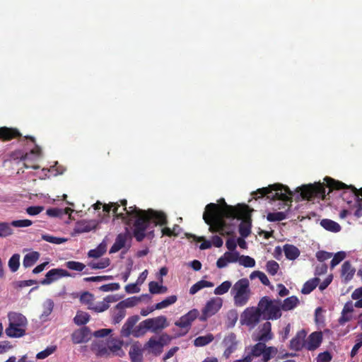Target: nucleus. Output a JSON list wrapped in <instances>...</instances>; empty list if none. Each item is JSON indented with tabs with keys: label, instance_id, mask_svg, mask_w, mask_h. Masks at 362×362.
I'll return each instance as SVG.
<instances>
[{
	"label": "nucleus",
	"instance_id": "f257e3e1",
	"mask_svg": "<svg viewBox=\"0 0 362 362\" xmlns=\"http://www.w3.org/2000/svg\"><path fill=\"white\" fill-rule=\"evenodd\" d=\"M132 208L128 214L132 217H136L132 225L133 235L137 242L143 241L145 238H153V228L156 226H163L168 224L167 216L163 211L151 209L144 210L138 207Z\"/></svg>",
	"mask_w": 362,
	"mask_h": 362
},
{
	"label": "nucleus",
	"instance_id": "f03ea898",
	"mask_svg": "<svg viewBox=\"0 0 362 362\" xmlns=\"http://www.w3.org/2000/svg\"><path fill=\"white\" fill-rule=\"evenodd\" d=\"M255 199L262 198L267 196V199L272 201L281 200L284 203V206H288L286 211L271 212L267 216V219L270 222L280 221L286 218L287 211L290 210L291 203L292 202L291 196L292 192L290 189L282 184L276 183L270 185L267 187L258 189L256 192L252 194Z\"/></svg>",
	"mask_w": 362,
	"mask_h": 362
},
{
	"label": "nucleus",
	"instance_id": "7ed1b4c3",
	"mask_svg": "<svg viewBox=\"0 0 362 362\" xmlns=\"http://www.w3.org/2000/svg\"><path fill=\"white\" fill-rule=\"evenodd\" d=\"M218 205L210 203L206 206L203 214V219L209 226V231L218 233L220 235L232 236L234 235L235 226L228 224L221 215L218 214Z\"/></svg>",
	"mask_w": 362,
	"mask_h": 362
},
{
	"label": "nucleus",
	"instance_id": "20e7f679",
	"mask_svg": "<svg viewBox=\"0 0 362 362\" xmlns=\"http://www.w3.org/2000/svg\"><path fill=\"white\" fill-rule=\"evenodd\" d=\"M325 182H315L314 184L305 185L299 187L300 196L303 199L313 200L315 198L325 199L332 190L339 189V181L326 177Z\"/></svg>",
	"mask_w": 362,
	"mask_h": 362
},
{
	"label": "nucleus",
	"instance_id": "39448f33",
	"mask_svg": "<svg viewBox=\"0 0 362 362\" xmlns=\"http://www.w3.org/2000/svg\"><path fill=\"white\" fill-rule=\"evenodd\" d=\"M230 294L233 298L235 307L245 306L252 296L249 280L247 278H243L237 281L231 288Z\"/></svg>",
	"mask_w": 362,
	"mask_h": 362
},
{
	"label": "nucleus",
	"instance_id": "423d86ee",
	"mask_svg": "<svg viewBox=\"0 0 362 362\" xmlns=\"http://www.w3.org/2000/svg\"><path fill=\"white\" fill-rule=\"evenodd\" d=\"M123 341L112 339L107 344H98L93 347V350L98 357L110 358L113 356L122 357L124 356V351L122 347Z\"/></svg>",
	"mask_w": 362,
	"mask_h": 362
},
{
	"label": "nucleus",
	"instance_id": "0eeeda50",
	"mask_svg": "<svg viewBox=\"0 0 362 362\" xmlns=\"http://www.w3.org/2000/svg\"><path fill=\"white\" fill-rule=\"evenodd\" d=\"M258 303L264 320H275L281 317L280 300H272L269 296H264L260 298Z\"/></svg>",
	"mask_w": 362,
	"mask_h": 362
},
{
	"label": "nucleus",
	"instance_id": "6e6552de",
	"mask_svg": "<svg viewBox=\"0 0 362 362\" xmlns=\"http://www.w3.org/2000/svg\"><path fill=\"white\" fill-rule=\"evenodd\" d=\"M222 205L219 207L218 214L228 218L234 219L238 215L240 216H248L250 215V207L245 204H239L236 206L228 205L223 198L218 200Z\"/></svg>",
	"mask_w": 362,
	"mask_h": 362
},
{
	"label": "nucleus",
	"instance_id": "1a4fd4ad",
	"mask_svg": "<svg viewBox=\"0 0 362 362\" xmlns=\"http://www.w3.org/2000/svg\"><path fill=\"white\" fill-rule=\"evenodd\" d=\"M259 303L257 307H248L241 313L240 322L242 325H246L250 329L255 328L260 322L262 313Z\"/></svg>",
	"mask_w": 362,
	"mask_h": 362
},
{
	"label": "nucleus",
	"instance_id": "9d476101",
	"mask_svg": "<svg viewBox=\"0 0 362 362\" xmlns=\"http://www.w3.org/2000/svg\"><path fill=\"white\" fill-rule=\"evenodd\" d=\"M120 204L116 202L115 208L112 209V213L115 218L121 219L127 226H131L136 220V217H132L128 214L132 209V206L127 207V201L126 199L119 200ZM132 207H136L135 205Z\"/></svg>",
	"mask_w": 362,
	"mask_h": 362
},
{
	"label": "nucleus",
	"instance_id": "9b49d317",
	"mask_svg": "<svg viewBox=\"0 0 362 362\" xmlns=\"http://www.w3.org/2000/svg\"><path fill=\"white\" fill-rule=\"evenodd\" d=\"M144 324L153 333H157L158 331L166 328L169 325L167 317L164 315L146 319L144 320Z\"/></svg>",
	"mask_w": 362,
	"mask_h": 362
},
{
	"label": "nucleus",
	"instance_id": "f8f14e48",
	"mask_svg": "<svg viewBox=\"0 0 362 362\" xmlns=\"http://www.w3.org/2000/svg\"><path fill=\"white\" fill-rule=\"evenodd\" d=\"M67 276H71V274L66 270L59 268L52 269L47 272L45 278L40 281V284L42 285H49L62 277Z\"/></svg>",
	"mask_w": 362,
	"mask_h": 362
},
{
	"label": "nucleus",
	"instance_id": "ddd939ff",
	"mask_svg": "<svg viewBox=\"0 0 362 362\" xmlns=\"http://www.w3.org/2000/svg\"><path fill=\"white\" fill-rule=\"evenodd\" d=\"M222 301L221 299H211L207 302L202 310V320L215 315L221 308Z\"/></svg>",
	"mask_w": 362,
	"mask_h": 362
},
{
	"label": "nucleus",
	"instance_id": "4468645a",
	"mask_svg": "<svg viewBox=\"0 0 362 362\" xmlns=\"http://www.w3.org/2000/svg\"><path fill=\"white\" fill-rule=\"evenodd\" d=\"M199 316V311L197 309L189 310L187 314L182 316L179 320L175 322L177 327L189 329L194 320Z\"/></svg>",
	"mask_w": 362,
	"mask_h": 362
},
{
	"label": "nucleus",
	"instance_id": "2eb2a0df",
	"mask_svg": "<svg viewBox=\"0 0 362 362\" xmlns=\"http://www.w3.org/2000/svg\"><path fill=\"white\" fill-rule=\"evenodd\" d=\"M306 332L304 329L298 331L296 336L290 341V349L299 351L305 348Z\"/></svg>",
	"mask_w": 362,
	"mask_h": 362
},
{
	"label": "nucleus",
	"instance_id": "dca6fc26",
	"mask_svg": "<svg viewBox=\"0 0 362 362\" xmlns=\"http://www.w3.org/2000/svg\"><path fill=\"white\" fill-rule=\"evenodd\" d=\"M90 336V330L88 327H83L75 330L71 334L72 342L75 344L86 342L89 340Z\"/></svg>",
	"mask_w": 362,
	"mask_h": 362
},
{
	"label": "nucleus",
	"instance_id": "f3484780",
	"mask_svg": "<svg viewBox=\"0 0 362 362\" xmlns=\"http://www.w3.org/2000/svg\"><path fill=\"white\" fill-rule=\"evenodd\" d=\"M128 240H131V236L127 228L125 233H121L117 235L114 244L110 249V253H115L119 251L125 246L126 242Z\"/></svg>",
	"mask_w": 362,
	"mask_h": 362
},
{
	"label": "nucleus",
	"instance_id": "a211bd4d",
	"mask_svg": "<svg viewBox=\"0 0 362 362\" xmlns=\"http://www.w3.org/2000/svg\"><path fill=\"white\" fill-rule=\"evenodd\" d=\"M322 341V334L321 332H313L305 339V349L309 351H314L320 346Z\"/></svg>",
	"mask_w": 362,
	"mask_h": 362
},
{
	"label": "nucleus",
	"instance_id": "6ab92c4d",
	"mask_svg": "<svg viewBox=\"0 0 362 362\" xmlns=\"http://www.w3.org/2000/svg\"><path fill=\"white\" fill-rule=\"evenodd\" d=\"M97 227V223L93 220H81L76 223L74 228L75 233H83L90 232L92 230L95 229Z\"/></svg>",
	"mask_w": 362,
	"mask_h": 362
},
{
	"label": "nucleus",
	"instance_id": "aec40b11",
	"mask_svg": "<svg viewBox=\"0 0 362 362\" xmlns=\"http://www.w3.org/2000/svg\"><path fill=\"white\" fill-rule=\"evenodd\" d=\"M252 210L250 209V214ZM251 214L248 216H240V215H238L235 218H238V220L243 219L242 222L239 225V233L243 238H247L250 235L251 233Z\"/></svg>",
	"mask_w": 362,
	"mask_h": 362
},
{
	"label": "nucleus",
	"instance_id": "412c9836",
	"mask_svg": "<svg viewBox=\"0 0 362 362\" xmlns=\"http://www.w3.org/2000/svg\"><path fill=\"white\" fill-rule=\"evenodd\" d=\"M139 320V317L138 315H133L129 317L125 323L123 325L120 334L122 337H129L131 334L133 335V330L134 329L135 325Z\"/></svg>",
	"mask_w": 362,
	"mask_h": 362
},
{
	"label": "nucleus",
	"instance_id": "4be33fe9",
	"mask_svg": "<svg viewBox=\"0 0 362 362\" xmlns=\"http://www.w3.org/2000/svg\"><path fill=\"white\" fill-rule=\"evenodd\" d=\"M139 320V317L138 315H133L129 317L125 323L123 325L120 334L122 337H129L131 334L133 335V330L134 329L135 325Z\"/></svg>",
	"mask_w": 362,
	"mask_h": 362
},
{
	"label": "nucleus",
	"instance_id": "5701e85b",
	"mask_svg": "<svg viewBox=\"0 0 362 362\" xmlns=\"http://www.w3.org/2000/svg\"><path fill=\"white\" fill-rule=\"evenodd\" d=\"M21 136V134L17 129L6 127H0V139L4 141H10Z\"/></svg>",
	"mask_w": 362,
	"mask_h": 362
},
{
	"label": "nucleus",
	"instance_id": "b1692460",
	"mask_svg": "<svg viewBox=\"0 0 362 362\" xmlns=\"http://www.w3.org/2000/svg\"><path fill=\"white\" fill-rule=\"evenodd\" d=\"M273 338L272 332V324L269 322H266L262 325V329L259 331V335L257 337L256 340L258 341L267 342Z\"/></svg>",
	"mask_w": 362,
	"mask_h": 362
},
{
	"label": "nucleus",
	"instance_id": "393cba45",
	"mask_svg": "<svg viewBox=\"0 0 362 362\" xmlns=\"http://www.w3.org/2000/svg\"><path fill=\"white\" fill-rule=\"evenodd\" d=\"M265 347V342L259 341L256 344L251 346L247 349H245V351H247V355L250 356L252 360L253 358H257L259 356H262V354L264 353Z\"/></svg>",
	"mask_w": 362,
	"mask_h": 362
},
{
	"label": "nucleus",
	"instance_id": "a878e982",
	"mask_svg": "<svg viewBox=\"0 0 362 362\" xmlns=\"http://www.w3.org/2000/svg\"><path fill=\"white\" fill-rule=\"evenodd\" d=\"M8 317L10 325H18V326H26L27 325V322H28L27 319L21 313L11 312V313H8Z\"/></svg>",
	"mask_w": 362,
	"mask_h": 362
},
{
	"label": "nucleus",
	"instance_id": "bb28decb",
	"mask_svg": "<svg viewBox=\"0 0 362 362\" xmlns=\"http://www.w3.org/2000/svg\"><path fill=\"white\" fill-rule=\"evenodd\" d=\"M299 304V300L296 296H292L284 300L280 304L281 309L284 311H288L294 309Z\"/></svg>",
	"mask_w": 362,
	"mask_h": 362
},
{
	"label": "nucleus",
	"instance_id": "cd10ccee",
	"mask_svg": "<svg viewBox=\"0 0 362 362\" xmlns=\"http://www.w3.org/2000/svg\"><path fill=\"white\" fill-rule=\"evenodd\" d=\"M112 322L116 325L119 323L126 315V310L120 307L117 303L111 311Z\"/></svg>",
	"mask_w": 362,
	"mask_h": 362
},
{
	"label": "nucleus",
	"instance_id": "c85d7f7f",
	"mask_svg": "<svg viewBox=\"0 0 362 362\" xmlns=\"http://www.w3.org/2000/svg\"><path fill=\"white\" fill-rule=\"evenodd\" d=\"M284 252L286 257L289 260H294L300 255L299 249L293 245L286 244L284 246Z\"/></svg>",
	"mask_w": 362,
	"mask_h": 362
},
{
	"label": "nucleus",
	"instance_id": "c756f323",
	"mask_svg": "<svg viewBox=\"0 0 362 362\" xmlns=\"http://www.w3.org/2000/svg\"><path fill=\"white\" fill-rule=\"evenodd\" d=\"M129 355L132 362H142L143 361L142 351L140 346L136 344L131 346Z\"/></svg>",
	"mask_w": 362,
	"mask_h": 362
},
{
	"label": "nucleus",
	"instance_id": "7c9ffc66",
	"mask_svg": "<svg viewBox=\"0 0 362 362\" xmlns=\"http://www.w3.org/2000/svg\"><path fill=\"white\" fill-rule=\"evenodd\" d=\"M40 257V253L38 252H31L26 254L23 260V265L25 268L33 266Z\"/></svg>",
	"mask_w": 362,
	"mask_h": 362
},
{
	"label": "nucleus",
	"instance_id": "2f4dec72",
	"mask_svg": "<svg viewBox=\"0 0 362 362\" xmlns=\"http://www.w3.org/2000/svg\"><path fill=\"white\" fill-rule=\"evenodd\" d=\"M319 282H320V279L317 277H315L313 279H311L307 281L304 284V285L301 289L302 293H303V294L310 293L317 286V285L319 284Z\"/></svg>",
	"mask_w": 362,
	"mask_h": 362
},
{
	"label": "nucleus",
	"instance_id": "473e14b6",
	"mask_svg": "<svg viewBox=\"0 0 362 362\" xmlns=\"http://www.w3.org/2000/svg\"><path fill=\"white\" fill-rule=\"evenodd\" d=\"M214 286V283L205 280H200L193 286H191L189 289V293L191 295H194L197 293L199 291L204 288H210Z\"/></svg>",
	"mask_w": 362,
	"mask_h": 362
},
{
	"label": "nucleus",
	"instance_id": "72a5a7b5",
	"mask_svg": "<svg viewBox=\"0 0 362 362\" xmlns=\"http://www.w3.org/2000/svg\"><path fill=\"white\" fill-rule=\"evenodd\" d=\"M90 320V315L86 312L79 310L74 318L76 325L81 326L86 325Z\"/></svg>",
	"mask_w": 362,
	"mask_h": 362
},
{
	"label": "nucleus",
	"instance_id": "f704fd0d",
	"mask_svg": "<svg viewBox=\"0 0 362 362\" xmlns=\"http://www.w3.org/2000/svg\"><path fill=\"white\" fill-rule=\"evenodd\" d=\"M214 339V337L212 334H207L206 335L197 337L194 340V345L195 346H204L210 344Z\"/></svg>",
	"mask_w": 362,
	"mask_h": 362
},
{
	"label": "nucleus",
	"instance_id": "c9c22d12",
	"mask_svg": "<svg viewBox=\"0 0 362 362\" xmlns=\"http://www.w3.org/2000/svg\"><path fill=\"white\" fill-rule=\"evenodd\" d=\"M5 332L9 337H21L25 335V329H18L14 327L13 325H8V327L6 329Z\"/></svg>",
	"mask_w": 362,
	"mask_h": 362
},
{
	"label": "nucleus",
	"instance_id": "e433bc0d",
	"mask_svg": "<svg viewBox=\"0 0 362 362\" xmlns=\"http://www.w3.org/2000/svg\"><path fill=\"white\" fill-rule=\"evenodd\" d=\"M177 298L175 295L170 296L165 298L164 300H163L161 302L155 304L154 308H156L157 310L165 308L169 305L174 304L177 301Z\"/></svg>",
	"mask_w": 362,
	"mask_h": 362
},
{
	"label": "nucleus",
	"instance_id": "4c0bfd02",
	"mask_svg": "<svg viewBox=\"0 0 362 362\" xmlns=\"http://www.w3.org/2000/svg\"><path fill=\"white\" fill-rule=\"evenodd\" d=\"M146 346L151 349V352L155 355L158 356L160 354L163 349L160 347V342L158 341L155 338L151 337L148 341Z\"/></svg>",
	"mask_w": 362,
	"mask_h": 362
},
{
	"label": "nucleus",
	"instance_id": "58836bf2",
	"mask_svg": "<svg viewBox=\"0 0 362 362\" xmlns=\"http://www.w3.org/2000/svg\"><path fill=\"white\" fill-rule=\"evenodd\" d=\"M321 226L326 230L331 232H338L339 231V225L332 220L329 219H322L320 222Z\"/></svg>",
	"mask_w": 362,
	"mask_h": 362
},
{
	"label": "nucleus",
	"instance_id": "ea45409f",
	"mask_svg": "<svg viewBox=\"0 0 362 362\" xmlns=\"http://www.w3.org/2000/svg\"><path fill=\"white\" fill-rule=\"evenodd\" d=\"M277 349L274 346H267L265 345L264 353L262 354V361L268 362L277 354Z\"/></svg>",
	"mask_w": 362,
	"mask_h": 362
},
{
	"label": "nucleus",
	"instance_id": "a19ab883",
	"mask_svg": "<svg viewBox=\"0 0 362 362\" xmlns=\"http://www.w3.org/2000/svg\"><path fill=\"white\" fill-rule=\"evenodd\" d=\"M186 236L188 239L192 238L193 240L197 242L203 241L199 246L201 250L209 249L211 247V241L205 240L204 237H197L195 235L188 233H186Z\"/></svg>",
	"mask_w": 362,
	"mask_h": 362
},
{
	"label": "nucleus",
	"instance_id": "79ce46f5",
	"mask_svg": "<svg viewBox=\"0 0 362 362\" xmlns=\"http://www.w3.org/2000/svg\"><path fill=\"white\" fill-rule=\"evenodd\" d=\"M106 252V246L103 244H100L95 249L88 251V256L93 258H99L103 256Z\"/></svg>",
	"mask_w": 362,
	"mask_h": 362
},
{
	"label": "nucleus",
	"instance_id": "37998d69",
	"mask_svg": "<svg viewBox=\"0 0 362 362\" xmlns=\"http://www.w3.org/2000/svg\"><path fill=\"white\" fill-rule=\"evenodd\" d=\"M232 287V283L230 281H225L214 289V294L221 296L226 293Z\"/></svg>",
	"mask_w": 362,
	"mask_h": 362
},
{
	"label": "nucleus",
	"instance_id": "c03bdc74",
	"mask_svg": "<svg viewBox=\"0 0 362 362\" xmlns=\"http://www.w3.org/2000/svg\"><path fill=\"white\" fill-rule=\"evenodd\" d=\"M148 286L150 293L153 294L164 293L168 290L166 286L159 285L156 281H151Z\"/></svg>",
	"mask_w": 362,
	"mask_h": 362
},
{
	"label": "nucleus",
	"instance_id": "a18cd8bd",
	"mask_svg": "<svg viewBox=\"0 0 362 362\" xmlns=\"http://www.w3.org/2000/svg\"><path fill=\"white\" fill-rule=\"evenodd\" d=\"M110 264V260L109 258L101 259L98 262H91L88 264V266L93 269H102L107 267Z\"/></svg>",
	"mask_w": 362,
	"mask_h": 362
},
{
	"label": "nucleus",
	"instance_id": "49530a36",
	"mask_svg": "<svg viewBox=\"0 0 362 362\" xmlns=\"http://www.w3.org/2000/svg\"><path fill=\"white\" fill-rule=\"evenodd\" d=\"M13 233V228L7 222H0V238H6Z\"/></svg>",
	"mask_w": 362,
	"mask_h": 362
},
{
	"label": "nucleus",
	"instance_id": "de8ad7c7",
	"mask_svg": "<svg viewBox=\"0 0 362 362\" xmlns=\"http://www.w3.org/2000/svg\"><path fill=\"white\" fill-rule=\"evenodd\" d=\"M20 266V255L14 254L8 260V267L12 272H16Z\"/></svg>",
	"mask_w": 362,
	"mask_h": 362
},
{
	"label": "nucleus",
	"instance_id": "09e8293b",
	"mask_svg": "<svg viewBox=\"0 0 362 362\" xmlns=\"http://www.w3.org/2000/svg\"><path fill=\"white\" fill-rule=\"evenodd\" d=\"M139 301V299L137 297L133 296L120 301L118 304L120 307H122L126 310L127 308H132L135 306Z\"/></svg>",
	"mask_w": 362,
	"mask_h": 362
},
{
	"label": "nucleus",
	"instance_id": "8fccbe9b",
	"mask_svg": "<svg viewBox=\"0 0 362 362\" xmlns=\"http://www.w3.org/2000/svg\"><path fill=\"white\" fill-rule=\"evenodd\" d=\"M250 277L251 279L257 277L261 281V283L265 286H269L270 284L267 275L264 272L260 271H255L252 272L251 274L250 275Z\"/></svg>",
	"mask_w": 362,
	"mask_h": 362
},
{
	"label": "nucleus",
	"instance_id": "3c124183",
	"mask_svg": "<svg viewBox=\"0 0 362 362\" xmlns=\"http://www.w3.org/2000/svg\"><path fill=\"white\" fill-rule=\"evenodd\" d=\"M65 266L69 269L77 272H82L86 267V265L83 263L76 261L66 262L65 263Z\"/></svg>",
	"mask_w": 362,
	"mask_h": 362
},
{
	"label": "nucleus",
	"instance_id": "603ef678",
	"mask_svg": "<svg viewBox=\"0 0 362 362\" xmlns=\"http://www.w3.org/2000/svg\"><path fill=\"white\" fill-rule=\"evenodd\" d=\"M42 239L48 243L56 244V245H59V244L64 243L67 240L66 238L54 237V236L50 235L49 234L42 235Z\"/></svg>",
	"mask_w": 362,
	"mask_h": 362
},
{
	"label": "nucleus",
	"instance_id": "864d4df0",
	"mask_svg": "<svg viewBox=\"0 0 362 362\" xmlns=\"http://www.w3.org/2000/svg\"><path fill=\"white\" fill-rule=\"evenodd\" d=\"M279 269V265L276 261L270 260L267 262L266 270L270 275L274 276Z\"/></svg>",
	"mask_w": 362,
	"mask_h": 362
},
{
	"label": "nucleus",
	"instance_id": "5fc2aeb1",
	"mask_svg": "<svg viewBox=\"0 0 362 362\" xmlns=\"http://www.w3.org/2000/svg\"><path fill=\"white\" fill-rule=\"evenodd\" d=\"M148 330H149L148 328L145 326L144 321H142L139 324V325L134 327L133 330V336L134 337H141L144 335Z\"/></svg>",
	"mask_w": 362,
	"mask_h": 362
},
{
	"label": "nucleus",
	"instance_id": "6e6d98bb",
	"mask_svg": "<svg viewBox=\"0 0 362 362\" xmlns=\"http://www.w3.org/2000/svg\"><path fill=\"white\" fill-rule=\"evenodd\" d=\"M57 349L56 346H47L45 350L39 352L36 355V358L38 359H44L48 357L49 355L53 354Z\"/></svg>",
	"mask_w": 362,
	"mask_h": 362
},
{
	"label": "nucleus",
	"instance_id": "4d7b16f0",
	"mask_svg": "<svg viewBox=\"0 0 362 362\" xmlns=\"http://www.w3.org/2000/svg\"><path fill=\"white\" fill-rule=\"evenodd\" d=\"M239 263L245 267H253L255 265V259L250 256L245 255H242L240 257Z\"/></svg>",
	"mask_w": 362,
	"mask_h": 362
},
{
	"label": "nucleus",
	"instance_id": "13d9d810",
	"mask_svg": "<svg viewBox=\"0 0 362 362\" xmlns=\"http://www.w3.org/2000/svg\"><path fill=\"white\" fill-rule=\"evenodd\" d=\"M223 343L226 346H235L237 347L236 335L234 333H230L228 335L225 337Z\"/></svg>",
	"mask_w": 362,
	"mask_h": 362
},
{
	"label": "nucleus",
	"instance_id": "bf43d9fd",
	"mask_svg": "<svg viewBox=\"0 0 362 362\" xmlns=\"http://www.w3.org/2000/svg\"><path fill=\"white\" fill-rule=\"evenodd\" d=\"M224 257L227 259L228 263L236 262L240 259V254L237 251L226 252L224 254Z\"/></svg>",
	"mask_w": 362,
	"mask_h": 362
},
{
	"label": "nucleus",
	"instance_id": "052dcab7",
	"mask_svg": "<svg viewBox=\"0 0 362 362\" xmlns=\"http://www.w3.org/2000/svg\"><path fill=\"white\" fill-rule=\"evenodd\" d=\"M33 222L29 219L16 220L9 223L10 226L23 228L31 226Z\"/></svg>",
	"mask_w": 362,
	"mask_h": 362
},
{
	"label": "nucleus",
	"instance_id": "680f3d73",
	"mask_svg": "<svg viewBox=\"0 0 362 362\" xmlns=\"http://www.w3.org/2000/svg\"><path fill=\"white\" fill-rule=\"evenodd\" d=\"M42 315L47 317L51 314L54 308V302L51 299L47 300L43 305Z\"/></svg>",
	"mask_w": 362,
	"mask_h": 362
},
{
	"label": "nucleus",
	"instance_id": "e2e57ef3",
	"mask_svg": "<svg viewBox=\"0 0 362 362\" xmlns=\"http://www.w3.org/2000/svg\"><path fill=\"white\" fill-rule=\"evenodd\" d=\"M120 288L118 283L104 284L100 287V290L104 292L117 291Z\"/></svg>",
	"mask_w": 362,
	"mask_h": 362
},
{
	"label": "nucleus",
	"instance_id": "0e129e2a",
	"mask_svg": "<svg viewBox=\"0 0 362 362\" xmlns=\"http://www.w3.org/2000/svg\"><path fill=\"white\" fill-rule=\"evenodd\" d=\"M332 256L333 254L332 252H328L323 250L318 251L316 253V257L317 260L320 262H323L325 260L330 259L331 257H332Z\"/></svg>",
	"mask_w": 362,
	"mask_h": 362
},
{
	"label": "nucleus",
	"instance_id": "69168bd1",
	"mask_svg": "<svg viewBox=\"0 0 362 362\" xmlns=\"http://www.w3.org/2000/svg\"><path fill=\"white\" fill-rule=\"evenodd\" d=\"M90 309L94 310L96 313L103 312L109 308V305L107 302H104L103 300L98 303L95 305L89 308Z\"/></svg>",
	"mask_w": 362,
	"mask_h": 362
},
{
	"label": "nucleus",
	"instance_id": "338daca9",
	"mask_svg": "<svg viewBox=\"0 0 362 362\" xmlns=\"http://www.w3.org/2000/svg\"><path fill=\"white\" fill-rule=\"evenodd\" d=\"M43 209V206H32L26 209V212L30 216H35L39 214Z\"/></svg>",
	"mask_w": 362,
	"mask_h": 362
},
{
	"label": "nucleus",
	"instance_id": "774afa93",
	"mask_svg": "<svg viewBox=\"0 0 362 362\" xmlns=\"http://www.w3.org/2000/svg\"><path fill=\"white\" fill-rule=\"evenodd\" d=\"M332 359V356L328 351H325L318 354L317 357V362H329Z\"/></svg>",
	"mask_w": 362,
	"mask_h": 362
}]
</instances>
